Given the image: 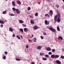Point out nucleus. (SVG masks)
Masks as SVG:
<instances>
[{"label": "nucleus", "mask_w": 64, "mask_h": 64, "mask_svg": "<svg viewBox=\"0 0 64 64\" xmlns=\"http://www.w3.org/2000/svg\"><path fill=\"white\" fill-rule=\"evenodd\" d=\"M56 62L58 64H61V62L59 60H56Z\"/></svg>", "instance_id": "nucleus-3"}, {"label": "nucleus", "mask_w": 64, "mask_h": 64, "mask_svg": "<svg viewBox=\"0 0 64 64\" xmlns=\"http://www.w3.org/2000/svg\"><path fill=\"white\" fill-rule=\"evenodd\" d=\"M48 29L50 30H51V31L53 32H56V30H55V29L53 28H48Z\"/></svg>", "instance_id": "nucleus-1"}, {"label": "nucleus", "mask_w": 64, "mask_h": 64, "mask_svg": "<svg viewBox=\"0 0 64 64\" xmlns=\"http://www.w3.org/2000/svg\"><path fill=\"white\" fill-rule=\"evenodd\" d=\"M28 30V29L27 28H24V31L25 32H27Z\"/></svg>", "instance_id": "nucleus-11"}, {"label": "nucleus", "mask_w": 64, "mask_h": 64, "mask_svg": "<svg viewBox=\"0 0 64 64\" xmlns=\"http://www.w3.org/2000/svg\"><path fill=\"white\" fill-rule=\"evenodd\" d=\"M22 26L23 27H26V25L25 24H22Z\"/></svg>", "instance_id": "nucleus-37"}, {"label": "nucleus", "mask_w": 64, "mask_h": 64, "mask_svg": "<svg viewBox=\"0 0 64 64\" xmlns=\"http://www.w3.org/2000/svg\"><path fill=\"white\" fill-rule=\"evenodd\" d=\"M4 53L6 54H7V52H4Z\"/></svg>", "instance_id": "nucleus-46"}, {"label": "nucleus", "mask_w": 64, "mask_h": 64, "mask_svg": "<svg viewBox=\"0 0 64 64\" xmlns=\"http://www.w3.org/2000/svg\"><path fill=\"white\" fill-rule=\"evenodd\" d=\"M28 5V4H26V6H27Z\"/></svg>", "instance_id": "nucleus-60"}, {"label": "nucleus", "mask_w": 64, "mask_h": 64, "mask_svg": "<svg viewBox=\"0 0 64 64\" xmlns=\"http://www.w3.org/2000/svg\"><path fill=\"white\" fill-rule=\"evenodd\" d=\"M43 34L44 35H47V34H46V32H43Z\"/></svg>", "instance_id": "nucleus-38"}, {"label": "nucleus", "mask_w": 64, "mask_h": 64, "mask_svg": "<svg viewBox=\"0 0 64 64\" xmlns=\"http://www.w3.org/2000/svg\"><path fill=\"white\" fill-rule=\"evenodd\" d=\"M59 57V56L58 55H55V58H58V57Z\"/></svg>", "instance_id": "nucleus-18"}, {"label": "nucleus", "mask_w": 64, "mask_h": 64, "mask_svg": "<svg viewBox=\"0 0 64 64\" xmlns=\"http://www.w3.org/2000/svg\"><path fill=\"white\" fill-rule=\"evenodd\" d=\"M32 64H35V63H34V62H33L32 63Z\"/></svg>", "instance_id": "nucleus-53"}, {"label": "nucleus", "mask_w": 64, "mask_h": 64, "mask_svg": "<svg viewBox=\"0 0 64 64\" xmlns=\"http://www.w3.org/2000/svg\"><path fill=\"white\" fill-rule=\"evenodd\" d=\"M42 46H39L37 48V49H38L39 50H40V49H41V48H42Z\"/></svg>", "instance_id": "nucleus-9"}, {"label": "nucleus", "mask_w": 64, "mask_h": 64, "mask_svg": "<svg viewBox=\"0 0 64 64\" xmlns=\"http://www.w3.org/2000/svg\"><path fill=\"white\" fill-rule=\"evenodd\" d=\"M62 52H64V49H63V48H62Z\"/></svg>", "instance_id": "nucleus-49"}, {"label": "nucleus", "mask_w": 64, "mask_h": 64, "mask_svg": "<svg viewBox=\"0 0 64 64\" xmlns=\"http://www.w3.org/2000/svg\"><path fill=\"white\" fill-rule=\"evenodd\" d=\"M58 18H60L61 16H60V13H58Z\"/></svg>", "instance_id": "nucleus-7"}, {"label": "nucleus", "mask_w": 64, "mask_h": 64, "mask_svg": "<svg viewBox=\"0 0 64 64\" xmlns=\"http://www.w3.org/2000/svg\"><path fill=\"white\" fill-rule=\"evenodd\" d=\"M50 14H53V11L52 10H50L49 12Z\"/></svg>", "instance_id": "nucleus-23"}, {"label": "nucleus", "mask_w": 64, "mask_h": 64, "mask_svg": "<svg viewBox=\"0 0 64 64\" xmlns=\"http://www.w3.org/2000/svg\"><path fill=\"white\" fill-rule=\"evenodd\" d=\"M46 58H48V57H49V55L48 54L46 55Z\"/></svg>", "instance_id": "nucleus-36"}, {"label": "nucleus", "mask_w": 64, "mask_h": 64, "mask_svg": "<svg viewBox=\"0 0 64 64\" xmlns=\"http://www.w3.org/2000/svg\"><path fill=\"white\" fill-rule=\"evenodd\" d=\"M12 10H13L14 11H15L16 10V9L15 8H12Z\"/></svg>", "instance_id": "nucleus-21"}, {"label": "nucleus", "mask_w": 64, "mask_h": 64, "mask_svg": "<svg viewBox=\"0 0 64 64\" xmlns=\"http://www.w3.org/2000/svg\"><path fill=\"white\" fill-rule=\"evenodd\" d=\"M20 23H24V22L22 20H20L19 21Z\"/></svg>", "instance_id": "nucleus-17"}, {"label": "nucleus", "mask_w": 64, "mask_h": 64, "mask_svg": "<svg viewBox=\"0 0 64 64\" xmlns=\"http://www.w3.org/2000/svg\"><path fill=\"white\" fill-rule=\"evenodd\" d=\"M16 3L18 4V5H21V2L19 0H18L16 2Z\"/></svg>", "instance_id": "nucleus-6"}, {"label": "nucleus", "mask_w": 64, "mask_h": 64, "mask_svg": "<svg viewBox=\"0 0 64 64\" xmlns=\"http://www.w3.org/2000/svg\"><path fill=\"white\" fill-rule=\"evenodd\" d=\"M20 37L21 38H23V37H22V36L21 35L20 36Z\"/></svg>", "instance_id": "nucleus-50"}, {"label": "nucleus", "mask_w": 64, "mask_h": 64, "mask_svg": "<svg viewBox=\"0 0 64 64\" xmlns=\"http://www.w3.org/2000/svg\"><path fill=\"white\" fill-rule=\"evenodd\" d=\"M57 15H56L54 17V19H57Z\"/></svg>", "instance_id": "nucleus-28"}, {"label": "nucleus", "mask_w": 64, "mask_h": 64, "mask_svg": "<svg viewBox=\"0 0 64 64\" xmlns=\"http://www.w3.org/2000/svg\"><path fill=\"white\" fill-rule=\"evenodd\" d=\"M60 18H58L57 19V21L58 22H60Z\"/></svg>", "instance_id": "nucleus-20"}, {"label": "nucleus", "mask_w": 64, "mask_h": 64, "mask_svg": "<svg viewBox=\"0 0 64 64\" xmlns=\"http://www.w3.org/2000/svg\"><path fill=\"white\" fill-rule=\"evenodd\" d=\"M44 23H45V24L46 25H49V22H47V20H46L45 21Z\"/></svg>", "instance_id": "nucleus-2"}, {"label": "nucleus", "mask_w": 64, "mask_h": 64, "mask_svg": "<svg viewBox=\"0 0 64 64\" xmlns=\"http://www.w3.org/2000/svg\"><path fill=\"white\" fill-rule=\"evenodd\" d=\"M35 16H38V14L37 13H36L35 14Z\"/></svg>", "instance_id": "nucleus-26"}, {"label": "nucleus", "mask_w": 64, "mask_h": 64, "mask_svg": "<svg viewBox=\"0 0 64 64\" xmlns=\"http://www.w3.org/2000/svg\"><path fill=\"white\" fill-rule=\"evenodd\" d=\"M12 4L14 7L15 6V2H14L12 1Z\"/></svg>", "instance_id": "nucleus-14"}, {"label": "nucleus", "mask_w": 64, "mask_h": 64, "mask_svg": "<svg viewBox=\"0 0 64 64\" xmlns=\"http://www.w3.org/2000/svg\"><path fill=\"white\" fill-rule=\"evenodd\" d=\"M6 13H7V12L6 11H4L3 12V14H6Z\"/></svg>", "instance_id": "nucleus-27"}, {"label": "nucleus", "mask_w": 64, "mask_h": 64, "mask_svg": "<svg viewBox=\"0 0 64 64\" xmlns=\"http://www.w3.org/2000/svg\"><path fill=\"white\" fill-rule=\"evenodd\" d=\"M9 15H10V16H15V14H10Z\"/></svg>", "instance_id": "nucleus-22"}, {"label": "nucleus", "mask_w": 64, "mask_h": 64, "mask_svg": "<svg viewBox=\"0 0 64 64\" xmlns=\"http://www.w3.org/2000/svg\"><path fill=\"white\" fill-rule=\"evenodd\" d=\"M27 10L28 11L30 10H31V8H30V7H28V8L27 9Z\"/></svg>", "instance_id": "nucleus-25"}, {"label": "nucleus", "mask_w": 64, "mask_h": 64, "mask_svg": "<svg viewBox=\"0 0 64 64\" xmlns=\"http://www.w3.org/2000/svg\"><path fill=\"white\" fill-rule=\"evenodd\" d=\"M28 41L29 42H32V40H28Z\"/></svg>", "instance_id": "nucleus-45"}, {"label": "nucleus", "mask_w": 64, "mask_h": 64, "mask_svg": "<svg viewBox=\"0 0 64 64\" xmlns=\"http://www.w3.org/2000/svg\"><path fill=\"white\" fill-rule=\"evenodd\" d=\"M40 55L41 56H43L44 55V54L43 53H40Z\"/></svg>", "instance_id": "nucleus-29"}, {"label": "nucleus", "mask_w": 64, "mask_h": 64, "mask_svg": "<svg viewBox=\"0 0 64 64\" xmlns=\"http://www.w3.org/2000/svg\"><path fill=\"white\" fill-rule=\"evenodd\" d=\"M15 60H16V61H20V59H18L17 58H16Z\"/></svg>", "instance_id": "nucleus-35"}, {"label": "nucleus", "mask_w": 64, "mask_h": 64, "mask_svg": "<svg viewBox=\"0 0 64 64\" xmlns=\"http://www.w3.org/2000/svg\"><path fill=\"white\" fill-rule=\"evenodd\" d=\"M52 54V53L51 52H49L48 53V54H49V55H51Z\"/></svg>", "instance_id": "nucleus-40"}, {"label": "nucleus", "mask_w": 64, "mask_h": 64, "mask_svg": "<svg viewBox=\"0 0 64 64\" xmlns=\"http://www.w3.org/2000/svg\"><path fill=\"white\" fill-rule=\"evenodd\" d=\"M56 6L57 8H58V7H59V5H58V4H56Z\"/></svg>", "instance_id": "nucleus-41"}, {"label": "nucleus", "mask_w": 64, "mask_h": 64, "mask_svg": "<svg viewBox=\"0 0 64 64\" xmlns=\"http://www.w3.org/2000/svg\"><path fill=\"white\" fill-rule=\"evenodd\" d=\"M34 40H36V41L37 40V38H34Z\"/></svg>", "instance_id": "nucleus-42"}, {"label": "nucleus", "mask_w": 64, "mask_h": 64, "mask_svg": "<svg viewBox=\"0 0 64 64\" xmlns=\"http://www.w3.org/2000/svg\"><path fill=\"white\" fill-rule=\"evenodd\" d=\"M16 11L17 12L18 14H19L20 13V10H19L18 9H16Z\"/></svg>", "instance_id": "nucleus-4"}, {"label": "nucleus", "mask_w": 64, "mask_h": 64, "mask_svg": "<svg viewBox=\"0 0 64 64\" xmlns=\"http://www.w3.org/2000/svg\"><path fill=\"white\" fill-rule=\"evenodd\" d=\"M51 17H52V16H51Z\"/></svg>", "instance_id": "nucleus-61"}, {"label": "nucleus", "mask_w": 64, "mask_h": 64, "mask_svg": "<svg viewBox=\"0 0 64 64\" xmlns=\"http://www.w3.org/2000/svg\"><path fill=\"white\" fill-rule=\"evenodd\" d=\"M55 21H57V19H54Z\"/></svg>", "instance_id": "nucleus-51"}, {"label": "nucleus", "mask_w": 64, "mask_h": 64, "mask_svg": "<svg viewBox=\"0 0 64 64\" xmlns=\"http://www.w3.org/2000/svg\"><path fill=\"white\" fill-rule=\"evenodd\" d=\"M6 0V1H7V0Z\"/></svg>", "instance_id": "nucleus-59"}, {"label": "nucleus", "mask_w": 64, "mask_h": 64, "mask_svg": "<svg viewBox=\"0 0 64 64\" xmlns=\"http://www.w3.org/2000/svg\"><path fill=\"white\" fill-rule=\"evenodd\" d=\"M6 58V56H4L3 58V59H5Z\"/></svg>", "instance_id": "nucleus-44"}, {"label": "nucleus", "mask_w": 64, "mask_h": 64, "mask_svg": "<svg viewBox=\"0 0 64 64\" xmlns=\"http://www.w3.org/2000/svg\"><path fill=\"white\" fill-rule=\"evenodd\" d=\"M40 38H41L42 39H43L44 38H43V36H40Z\"/></svg>", "instance_id": "nucleus-39"}, {"label": "nucleus", "mask_w": 64, "mask_h": 64, "mask_svg": "<svg viewBox=\"0 0 64 64\" xmlns=\"http://www.w3.org/2000/svg\"><path fill=\"white\" fill-rule=\"evenodd\" d=\"M34 42H36V40H34Z\"/></svg>", "instance_id": "nucleus-55"}, {"label": "nucleus", "mask_w": 64, "mask_h": 64, "mask_svg": "<svg viewBox=\"0 0 64 64\" xmlns=\"http://www.w3.org/2000/svg\"><path fill=\"white\" fill-rule=\"evenodd\" d=\"M16 37L18 39H20V37L18 36V35H17L16 36Z\"/></svg>", "instance_id": "nucleus-24"}, {"label": "nucleus", "mask_w": 64, "mask_h": 64, "mask_svg": "<svg viewBox=\"0 0 64 64\" xmlns=\"http://www.w3.org/2000/svg\"><path fill=\"white\" fill-rule=\"evenodd\" d=\"M38 26H34V30H37L38 29Z\"/></svg>", "instance_id": "nucleus-5"}, {"label": "nucleus", "mask_w": 64, "mask_h": 64, "mask_svg": "<svg viewBox=\"0 0 64 64\" xmlns=\"http://www.w3.org/2000/svg\"><path fill=\"white\" fill-rule=\"evenodd\" d=\"M52 14H51L50 16H52Z\"/></svg>", "instance_id": "nucleus-56"}, {"label": "nucleus", "mask_w": 64, "mask_h": 64, "mask_svg": "<svg viewBox=\"0 0 64 64\" xmlns=\"http://www.w3.org/2000/svg\"><path fill=\"white\" fill-rule=\"evenodd\" d=\"M34 36V35L33 34H32V37H33V36Z\"/></svg>", "instance_id": "nucleus-52"}, {"label": "nucleus", "mask_w": 64, "mask_h": 64, "mask_svg": "<svg viewBox=\"0 0 64 64\" xmlns=\"http://www.w3.org/2000/svg\"><path fill=\"white\" fill-rule=\"evenodd\" d=\"M58 39L59 40H60V39L61 40H63V38L60 36H59V37L58 38Z\"/></svg>", "instance_id": "nucleus-10"}, {"label": "nucleus", "mask_w": 64, "mask_h": 64, "mask_svg": "<svg viewBox=\"0 0 64 64\" xmlns=\"http://www.w3.org/2000/svg\"><path fill=\"white\" fill-rule=\"evenodd\" d=\"M26 48H28L29 47V46L28 45H27L26 46Z\"/></svg>", "instance_id": "nucleus-43"}, {"label": "nucleus", "mask_w": 64, "mask_h": 64, "mask_svg": "<svg viewBox=\"0 0 64 64\" xmlns=\"http://www.w3.org/2000/svg\"><path fill=\"white\" fill-rule=\"evenodd\" d=\"M0 23L1 24H4V22L3 21H2V20L0 19Z\"/></svg>", "instance_id": "nucleus-13"}, {"label": "nucleus", "mask_w": 64, "mask_h": 64, "mask_svg": "<svg viewBox=\"0 0 64 64\" xmlns=\"http://www.w3.org/2000/svg\"><path fill=\"white\" fill-rule=\"evenodd\" d=\"M55 49H52V52H55Z\"/></svg>", "instance_id": "nucleus-33"}, {"label": "nucleus", "mask_w": 64, "mask_h": 64, "mask_svg": "<svg viewBox=\"0 0 64 64\" xmlns=\"http://www.w3.org/2000/svg\"><path fill=\"white\" fill-rule=\"evenodd\" d=\"M51 58H55V55H54L53 54L52 55H51Z\"/></svg>", "instance_id": "nucleus-16"}, {"label": "nucleus", "mask_w": 64, "mask_h": 64, "mask_svg": "<svg viewBox=\"0 0 64 64\" xmlns=\"http://www.w3.org/2000/svg\"><path fill=\"white\" fill-rule=\"evenodd\" d=\"M46 50L47 51H51V49L49 47L46 48Z\"/></svg>", "instance_id": "nucleus-8"}, {"label": "nucleus", "mask_w": 64, "mask_h": 64, "mask_svg": "<svg viewBox=\"0 0 64 64\" xmlns=\"http://www.w3.org/2000/svg\"><path fill=\"white\" fill-rule=\"evenodd\" d=\"M30 23L32 24H34V22L32 20H30Z\"/></svg>", "instance_id": "nucleus-12"}, {"label": "nucleus", "mask_w": 64, "mask_h": 64, "mask_svg": "<svg viewBox=\"0 0 64 64\" xmlns=\"http://www.w3.org/2000/svg\"><path fill=\"white\" fill-rule=\"evenodd\" d=\"M9 31L10 32H12L13 31V30L11 28H9Z\"/></svg>", "instance_id": "nucleus-15"}, {"label": "nucleus", "mask_w": 64, "mask_h": 64, "mask_svg": "<svg viewBox=\"0 0 64 64\" xmlns=\"http://www.w3.org/2000/svg\"><path fill=\"white\" fill-rule=\"evenodd\" d=\"M40 2H38V4H40Z\"/></svg>", "instance_id": "nucleus-54"}, {"label": "nucleus", "mask_w": 64, "mask_h": 64, "mask_svg": "<svg viewBox=\"0 0 64 64\" xmlns=\"http://www.w3.org/2000/svg\"><path fill=\"white\" fill-rule=\"evenodd\" d=\"M13 37H15V34H13L12 35Z\"/></svg>", "instance_id": "nucleus-47"}, {"label": "nucleus", "mask_w": 64, "mask_h": 64, "mask_svg": "<svg viewBox=\"0 0 64 64\" xmlns=\"http://www.w3.org/2000/svg\"><path fill=\"white\" fill-rule=\"evenodd\" d=\"M62 1H63V2H64V0H62Z\"/></svg>", "instance_id": "nucleus-58"}, {"label": "nucleus", "mask_w": 64, "mask_h": 64, "mask_svg": "<svg viewBox=\"0 0 64 64\" xmlns=\"http://www.w3.org/2000/svg\"><path fill=\"white\" fill-rule=\"evenodd\" d=\"M30 18H31V17H33L32 16H30Z\"/></svg>", "instance_id": "nucleus-57"}, {"label": "nucleus", "mask_w": 64, "mask_h": 64, "mask_svg": "<svg viewBox=\"0 0 64 64\" xmlns=\"http://www.w3.org/2000/svg\"><path fill=\"white\" fill-rule=\"evenodd\" d=\"M20 30L21 32H23V30L22 28H20Z\"/></svg>", "instance_id": "nucleus-31"}, {"label": "nucleus", "mask_w": 64, "mask_h": 64, "mask_svg": "<svg viewBox=\"0 0 64 64\" xmlns=\"http://www.w3.org/2000/svg\"><path fill=\"white\" fill-rule=\"evenodd\" d=\"M1 27H3V24H1Z\"/></svg>", "instance_id": "nucleus-48"}, {"label": "nucleus", "mask_w": 64, "mask_h": 64, "mask_svg": "<svg viewBox=\"0 0 64 64\" xmlns=\"http://www.w3.org/2000/svg\"><path fill=\"white\" fill-rule=\"evenodd\" d=\"M60 58L62 59H64V56H61L60 57Z\"/></svg>", "instance_id": "nucleus-34"}, {"label": "nucleus", "mask_w": 64, "mask_h": 64, "mask_svg": "<svg viewBox=\"0 0 64 64\" xmlns=\"http://www.w3.org/2000/svg\"><path fill=\"white\" fill-rule=\"evenodd\" d=\"M45 16L46 17H50V16L48 14H46L45 15Z\"/></svg>", "instance_id": "nucleus-19"}, {"label": "nucleus", "mask_w": 64, "mask_h": 64, "mask_svg": "<svg viewBox=\"0 0 64 64\" xmlns=\"http://www.w3.org/2000/svg\"><path fill=\"white\" fill-rule=\"evenodd\" d=\"M42 60H47V58H42Z\"/></svg>", "instance_id": "nucleus-32"}, {"label": "nucleus", "mask_w": 64, "mask_h": 64, "mask_svg": "<svg viewBox=\"0 0 64 64\" xmlns=\"http://www.w3.org/2000/svg\"><path fill=\"white\" fill-rule=\"evenodd\" d=\"M57 29L58 31H60V28H59V26L57 27Z\"/></svg>", "instance_id": "nucleus-30"}]
</instances>
